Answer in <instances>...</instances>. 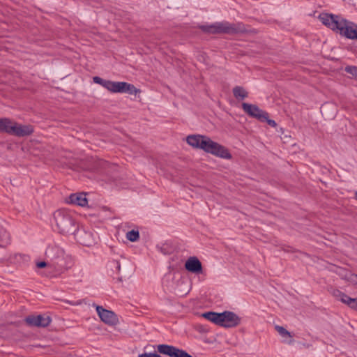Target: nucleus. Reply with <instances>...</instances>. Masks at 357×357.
Returning <instances> with one entry per match:
<instances>
[{
  "label": "nucleus",
  "instance_id": "nucleus-1",
  "mask_svg": "<svg viewBox=\"0 0 357 357\" xmlns=\"http://www.w3.org/2000/svg\"><path fill=\"white\" fill-rule=\"evenodd\" d=\"M321 22L333 31H339L347 38L357 40V24L340 15L321 13L319 16Z\"/></svg>",
  "mask_w": 357,
  "mask_h": 357
},
{
  "label": "nucleus",
  "instance_id": "nucleus-2",
  "mask_svg": "<svg viewBox=\"0 0 357 357\" xmlns=\"http://www.w3.org/2000/svg\"><path fill=\"white\" fill-rule=\"evenodd\" d=\"M187 143L196 149L204 151L217 157L224 159H231V154L225 146L213 141L206 135H192L186 138Z\"/></svg>",
  "mask_w": 357,
  "mask_h": 357
},
{
  "label": "nucleus",
  "instance_id": "nucleus-3",
  "mask_svg": "<svg viewBox=\"0 0 357 357\" xmlns=\"http://www.w3.org/2000/svg\"><path fill=\"white\" fill-rule=\"evenodd\" d=\"M199 29L204 33L211 34H238L244 33L248 31L244 24L242 22H216L210 25H201Z\"/></svg>",
  "mask_w": 357,
  "mask_h": 357
},
{
  "label": "nucleus",
  "instance_id": "nucleus-4",
  "mask_svg": "<svg viewBox=\"0 0 357 357\" xmlns=\"http://www.w3.org/2000/svg\"><path fill=\"white\" fill-rule=\"evenodd\" d=\"M33 128L31 125H22L8 118H0V133H7L18 137L31 135Z\"/></svg>",
  "mask_w": 357,
  "mask_h": 357
},
{
  "label": "nucleus",
  "instance_id": "nucleus-5",
  "mask_svg": "<svg viewBox=\"0 0 357 357\" xmlns=\"http://www.w3.org/2000/svg\"><path fill=\"white\" fill-rule=\"evenodd\" d=\"M54 219L59 232L62 234H74L77 227L71 214L66 210H57L54 213Z\"/></svg>",
  "mask_w": 357,
  "mask_h": 357
},
{
  "label": "nucleus",
  "instance_id": "nucleus-6",
  "mask_svg": "<svg viewBox=\"0 0 357 357\" xmlns=\"http://www.w3.org/2000/svg\"><path fill=\"white\" fill-rule=\"evenodd\" d=\"M157 350L160 354L169 357H192L185 350L168 344H159L157 347Z\"/></svg>",
  "mask_w": 357,
  "mask_h": 357
},
{
  "label": "nucleus",
  "instance_id": "nucleus-7",
  "mask_svg": "<svg viewBox=\"0 0 357 357\" xmlns=\"http://www.w3.org/2000/svg\"><path fill=\"white\" fill-rule=\"evenodd\" d=\"M96 312L105 324L109 326H116L119 324L117 315L112 311L106 310L102 306L96 305Z\"/></svg>",
  "mask_w": 357,
  "mask_h": 357
},
{
  "label": "nucleus",
  "instance_id": "nucleus-8",
  "mask_svg": "<svg viewBox=\"0 0 357 357\" xmlns=\"http://www.w3.org/2000/svg\"><path fill=\"white\" fill-rule=\"evenodd\" d=\"M241 323V318L234 312L225 311L221 312L220 326L225 328H232L238 326Z\"/></svg>",
  "mask_w": 357,
  "mask_h": 357
},
{
  "label": "nucleus",
  "instance_id": "nucleus-9",
  "mask_svg": "<svg viewBox=\"0 0 357 357\" xmlns=\"http://www.w3.org/2000/svg\"><path fill=\"white\" fill-rule=\"evenodd\" d=\"M24 321L29 326L47 327L51 323L52 319L50 316L39 314L28 316Z\"/></svg>",
  "mask_w": 357,
  "mask_h": 357
},
{
  "label": "nucleus",
  "instance_id": "nucleus-10",
  "mask_svg": "<svg viewBox=\"0 0 357 357\" xmlns=\"http://www.w3.org/2000/svg\"><path fill=\"white\" fill-rule=\"evenodd\" d=\"M242 108L246 114L252 117L256 118L259 121L266 119V116H267V112L261 109L256 105L243 102Z\"/></svg>",
  "mask_w": 357,
  "mask_h": 357
},
{
  "label": "nucleus",
  "instance_id": "nucleus-11",
  "mask_svg": "<svg viewBox=\"0 0 357 357\" xmlns=\"http://www.w3.org/2000/svg\"><path fill=\"white\" fill-rule=\"evenodd\" d=\"M185 268L190 273L201 274L203 272L201 261L197 257H190L185 263Z\"/></svg>",
  "mask_w": 357,
  "mask_h": 357
},
{
  "label": "nucleus",
  "instance_id": "nucleus-12",
  "mask_svg": "<svg viewBox=\"0 0 357 357\" xmlns=\"http://www.w3.org/2000/svg\"><path fill=\"white\" fill-rule=\"evenodd\" d=\"M45 255L51 260H59L64 257V251L60 247L53 245H49L45 251Z\"/></svg>",
  "mask_w": 357,
  "mask_h": 357
},
{
  "label": "nucleus",
  "instance_id": "nucleus-13",
  "mask_svg": "<svg viewBox=\"0 0 357 357\" xmlns=\"http://www.w3.org/2000/svg\"><path fill=\"white\" fill-rule=\"evenodd\" d=\"M68 202L80 206H85L88 203V200L86 197V194H71L68 197Z\"/></svg>",
  "mask_w": 357,
  "mask_h": 357
},
{
  "label": "nucleus",
  "instance_id": "nucleus-14",
  "mask_svg": "<svg viewBox=\"0 0 357 357\" xmlns=\"http://www.w3.org/2000/svg\"><path fill=\"white\" fill-rule=\"evenodd\" d=\"M202 317L209 320L210 321L215 324L216 325L220 326L221 324V312H206L202 314Z\"/></svg>",
  "mask_w": 357,
  "mask_h": 357
},
{
  "label": "nucleus",
  "instance_id": "nucleus-15",
  "mask_svg": "<svg viewBox=\"0 0 357 357\" xmlns=\"http://www.w3.org/2000/svg\"><path fill=\"white\" fill-rule=\"evenodd\" d=\"M340 301L347 305L350 308L357 310V298H352L343 292Z\"/></svg>",
  "mask_w": 357,
  "mask_h": 357
},
{
  "label": "nucleus",
  "instance_id": "nucleus-16",
  "mask_svg": "<svg viewBox=\"0 0 357 357\" xmlns=\"http://www.w3.org/2000/svg\"><path fill=\"white\" fill-rule=\"evenodd\" d=\"M234 96L240 100H243L248 96V93L245 89L240 86H235L232 90Z\"/></svg>",
  "mask_w": 357,
  "mask_h": 357
},
{
  "label": "nucleus",
  "instance_id": "nucleus-17",
  "mask_svg": "<svg viewBox=\"0 0 357 357\" xmlns=\"http://www.w3.org/2000/svg\"><path fill=\"white\" fill-rule=\"evenodd\" d=\"M141 91L139 89H137L133 84L125 82L123 93L132 95L139 93Z\"/></svg>",
  "mask_w": 357,
  "mask_h": 357
},
{
  "label": "nucleus",
  "instance_id": "nucleus-18",
  "mask_svg": "<svg viewBox=\"0 0 357 357\" xmlns=\"http://www.w3.org/2000/svg\"><path fill=\"white\" fill-rule=\"evenodd\" d=\"M127 238L131 242H135L139 238V233L137 230H131L126 234Z\"/></svg>",
  "mask_w": 357,
  "mask_h": 357
},
{
  "label": "nucleus",
  "instance_id": "nucleus-19",
  "mask_svg": "<svg viewBox=\"0 0 357 357\" xmlns=\"http://www.w3.org/2000/svg\"><path fill=\"white\" fill-rule=\"evenodd\" d=\"M125 82H114L112 93H123Z\"/></svg>",
  "mask_w": 357,
  "mask_h": 357
},
{
  "label": "nucleus",
  "instance_id": "nucleus-20",
  "mask_svg": "<svg viewBox=\"0 0 357 357\" xmlns=\"http://www.w3.org/2000/svg\"><path fill=\"white\" fill-rule=\"evenodd\" d=\"M275 329L278 332V333L282 337H286V336L291 337L290 332L287 331L283 326L277 325L275 326Z\"/></svg>",
  "mask_w": 357,
  "mask_h": 357
},
{
  "label": "nucleus",
  "instance_id": "nucleus-21",
  "mask_svg": "<svg viewBox=\"0 0 357 357\" xmlns=\"http://www.w3.org/2000/svg\"><path fill=\"white\" fill-rule=\"evenodd\" d=\"M345 72L351 74L352 76L357 77V66H347L344 69Z\"/></svg>",
  "mask_w": 357,
  "mask_h": 357
},
{
  "label": "nucleus",
  "instance_id": "nucleus-22",
  "mask_svg": "<svg viewBox=\"0 0 357 357\" xmlns=\"http://www.w3.org/2000/svg\"><path fill=\"white\" fill-rule=\"evenodd\" d=\"M114 82L110 80H106L104 82L103 87L107 89L108 91L112 92V86H113Z\"/></svg>",
  "mask_w": 357,
  "mask_h": 357
},
{
  "label": "nucleus",
  "instance_id": "nucleus-23",
  "mask_svg": "<svg viewBox=\"0 0 357 357\" xmlns=\"http://www.w3.org/2000/svg\"><path fill=\"white\" fill-rule=\"evenodd\" d=\"M342 291H341L340 290L337 289H334L331 291V294L335 298H337V300L340 301L341 296H342Z\"/></svg>",
  "mask_w": 357,
  "mask_h": 357
},
{
  "label": "nucleus",
  "instance_id": "nucleus-24",
  "mask_svg": "<svg viewBox=\"0 0 357 357\" xmlns=\"http://www.w3.org/2000/svg\"><path fill=\"white\" fill-rule=\"evenodd\" d=\"M266 119L263 120V121H260L261 122H266L271 127H273V128L276 127V126H277L276 122L274 120L268 119V113H267V116H266Z\"/></svg>",
  "mask_w": 357,
  "mask_h": 357
},
{
  "label": "nucleus",
  "instance_id": "nucleus-25",
  "mask_svg": "<svg viewBox=\"0 0 357 357\" xmlns=\"http://www.w3.org/2000/svg\"><path fill=\"white\" fill-rule=\"evenodd\" d=\"M93 80L95 83L100 84L101 86H103L104 82L105 81V79H104L100 77H98V76L93 77Z\"/></svg>",
  "mask_w": 357,
  "mask_h": 357
},
{
  "label": "nucleus",
  "instance_id": "nucleus-26",
  "mask_svg": "<svg viewBox=\"0 0 357 357\" xmlns=\"http://www.w3.org/2000/svg\"><path fill=\"white\" fill-rule=\"evenodd\" d=\"M7 237H8V234H7L6 231L3 228L0 227V241L4 240Z\"/></svg>",
  "mask_w": 357,
  "mask_h": 357
},
{
  "label": "nucleus",
  "instance_id": "nucleus-27",
  "mask_svg": "<svg viewBox=\"0 0 357 357\" xmlns=\"http://www.w3.org/2000/svg\"><path fill=\"white\" fill-rule=\"evenodd\" d=\"M139 357H161L159 354L156 353H144L139 355Z\"/></svg>",
  "mask_w": 357,
  "mask_h": 357
},
{
  "label": "nucleus",
  "instance_id": "nucleus-28",
  "mask_svg": "<svg viewBox=\"0 0 357 357\" xmlns=\"http://www.w3.org/2000/svg\"><path fill=\"white\" fill-rule=\"evenodd\" d=\"M47 266V264L45 261H39V262H37V264H36V266L38 268H43L45 267H46Z\"/></svg>",
  "mask_w": 357,
  "mask_h": 357
},
{
  "label": "nucleus",
  "instance_id": "nucleus-29",
  "mask_svg": "<svg viewBox=\"0 0 357 357\" xmlns=\"http://www.w3.org/2000/svg\"><path fill=\"white\" fill-rule=\"evenodd\" d=\"M114 265H115V268H116V271L117 272H119L120 270H121V264H120V262L119 261H115L114 262Z\"/></svg>",
  "mask_w": 357,
  "mask_h": 357
},
{
  "label": "nucleus",
  "instance_id": "nucleus-30",
  "mask_svg": "<svg viewBox=\"0 0 357 357\" xmlns=\"http://www.w3.org/2000/svg\"><path fill=\"white\" fill-rule=\"evenodd\" d=\"M327 105L324 104L321 107V112H323V111H325L326 109Z\"/></svg>",
  "mask_w": 357,
  "mask_h": 357
},
{
  "label": "nucleus",
  "instance_id": "nucleus-31",
  "mask_svg": "<svg viewBox=\"0 0 357 357\" xmlns=\"http://www.w3.org/2000/svg\"><path fill=\"white\" fill-rule=\"evenodd\" d=\"M72 264H73V263H72V261H71V259H70V261L68 262V265H66V266H65V268H66V269H68V268H70V267H71V266H72Z\"/></svg>",
  "mask_w": 357,
  "mask_h": 357
},
{
  "label": "nucleus",
  "instance_id": "nucleus-32",
  "mask_svg": "<svg viewBox=\"0 0 357 357\" xmlns=\"http://www.w3.org/2000/svg\"><path fill=\"white\" fill-rule=\"evenodd\" d=\"M117 280H118L119 282H121V281H122V278H121V277H119V278H117Z\"/></svg>",
  "mask_w": 357,
  "mask_h": 357
},
{
  "label": "nucleus",
  "instance_id": "nucleus-33",
  "mask_svg": "<svg viewBox=\"0 0 357 357\" xmlns=\"http://www.w3.org/2000/svg\"><path fill=\"white\" fill-rule=\"evenodd\" d=\"M56 264L61 266H62V264L59 262V261H57Z\"/></svg>",
  "mask_w": 357,
  "mask_h": 357
},
{
  "label": "nucleus",
  "instance_id": "nucleus-34",
  "mask_svg": "<svg viewBox=\"0 0 357 357\" xmlns=\"http://www.w3.org/2000/svg\"><path fill=\"white\" fill-rule=\"evenodd\" d=\"M355 197L357 199V191L355 192Z\"/></svg>",
  "mask_w": 357,
  "mask_h": 357
},
{
  "label": "nucleus",
  "instance_id": "nucleus-35",
  "mask_svg": "<svg viewBox=\"0 0 357 357\" xmlns=\"http://www.w3.org/2000/svg\"><path fill=\"white\" fill-rule=\"evenodd\" d=\"M293 342H294V340H291L289 342V344H291V343H292Z\"/></svg>",
  "mask_w": 357,
  "mask_h": 357
},
{
  "label": "nucleus",
  "instance_id": "nucleus-36",
  "mask_svg": "<svg viewBox=\"0 0 357 357\" xmlns=\"http://www.w3.org/2000/svg\"><path fill=\"white\" fill-rule=\"evenodd\" d=\"M356 284H357V280H356Z\"/></svg>",
  "mask_w": 357,
  "mask_h": 357
}]
</instances>
